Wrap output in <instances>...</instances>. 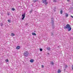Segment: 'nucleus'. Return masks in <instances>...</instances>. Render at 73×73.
I'll use <instances>...</instances> for the list:
<instances>
[{
	"label": "nucleus",
	"instance_id": "9d476101",
	"mask_svg": "<svg viewBox=\"0 0 73 73\" xmlns=\"http://www.w3.org/2000/svg\"><path fill=\"white\" fill-rule=\"evenodd\" d=\"M53 3H56L57 2V0H53Z\"/></svg>",
	"mask_w": 73,
	"mask_h": 73
},
{
	"label": "nucleus",
	"instance_id": "f3484780",
	"mask_svg": "<svg viewBox=\"0 0 73 73\" xmlns=\"http://www.w3.org/2000/svg\"><path fill=\"white\" fill-rule=\"evenodd\" d=\"M12 11H14L15 10V9H14V8H13L12 9Z\"/></svg>",
	"mask_w": 73,
	"mask_h": 73
},
{
	"label": "nucleus",
	"instance_id": "ddd939ff",
	"mask_svg": "<svg viewBox=\"0 0 73 73\" xmlns=\"http://www.w3.org/2000/svg\"><path fill=\"white\" fill-rule=\"evenodd\" d=\"M51 64L52 65H54V63H53V62H51Z\"/></svg>",
	"mask_w": 73,
	"mask_h": 73
},
{
	"label": "nucleus",
	"instance_id": "0eeeda50",
	"mask_svg": "<svg viewBox=\"0 0 73 73\" xmlns=\"http://www.w3.org/2000/svg\"><path fill=\"white\" fill-rule=\"evenodd\" d=\"M61 70H60L59 69L58 71V73H61Z\"/></svg>",
	"mask_w": 73,
	"mask_h": 73
},
{
	"label": "nucleus",
	"instance_id": "2eb2a0df",
	"mask_svg": "<svg viewBox=\"0 0 73 73\" xmlns=\"http://www.w3.org/2000/svg\"><path fill=\"white\" fill-rule=\"evenodd\" d=\"M66 17H68V14L67 13H66Z\"/></svg>",
	"mask_w": 73,
	"mask_h": 73
},
{
	"label": "nucleus",
	"instance_id": "6e6552de",
	"mask_svg": "<svg viewBox=\"0 0 73 73\" xmlns=\"http://www.w3.org/2000/svg\"><path fill=\"white\" fill-rule=\"evenodd\" d=\"M47 49L48 50H50V48L49 47H47Z\"/></svg>",
	"mask_w": 73,
	"mask_h": 73
},
{
	"label": "nucleus",
	"instance_id": "aec40b11",
	"mask_svg": "<svg viewBox=\"0 0 73 73\" xmlns=\"http://www.w3.org/2000/svg\"><path fill=\"white\" fill-rule=\"evenodd\" d=\"M60 13L61 14H62V10H61L60 11Z\"/></svg>",
	"mask_w": 73,
	"mask_h": 73
},
{
	"label": "nucleus",
	"instance_id": "423d86ee",
	"mask_svg": "<svg viewBox=\"0 0 73 73\" xmlns=\"http://www.w3.org/2000/svg\"><path fill=\"white\" fill-rule=\"evenodd\" d=\"M32 34L33 35L36 36V34L34 33H32Z\"/></svg>",
	"mask_w": 73,
	"mask_h": 73
},
{
	"label": "nucleus",
	"instance_id": "20e7f679",
	"mask_svg": "<svg viewBox=\"0 0 73 73\" xmlns=\"http://www.w3.org/2000/svg\"><path fill=\"white\" fill-rule=\"evenodd\" d=\"M20 48V47L19 46H17L16 48V49H19Z\"/></svg>",
	"mask_w": 73,
	"mask_h": 73
},
{
	"label": "nucleus",
	"instance_id": "4468645a",
	"mask_svg": "<svg viewBox=\"0 0 73 73\" xmlns=\"http://www.w3.org/2000/svg\"><path fill=\"white\" fill-rule=\"evenodd\" d=\"M65 68H68V66L67 65H65Z\"/></svg>",
	"mask_w": 73,
	"mask_h": 73
},
{
	"label": "nucleus",
	"instance_id": "c85d7f7f",
	"mask_svg": "<svg viewBox=\"0 0 73 73\" xmlns=\"http://www.w3.org/2000/svg\"><path fill=\"white\" fill-rule=\"evenodd\" d=\"M53 29H54V27H53Z\"/></svg>",
	"mask_w": 73,
	"mask_h": 73
},
{
	"label": "nucleus",
	"instance_id": "cd10ccee",
	"mask_svg": "<svg viewBox=\"0 0 73 73\" xmlns=\"http://www.w3.org/2000/svg\"><path fill=\"white\" fill-rule=\"evenodd\" d=\"M68 1H69V0H67Z\"/></svg>",
	"mask_w": 73,
	"mask_h": 73
},
{
	"label": "nucleus",
	"instance_id": "6ab92c4d",
	"mask_svg": "<svg viewBox=\"0 0 73 73\" xmlns=\"http://www.w3.org/2000/svg\"><path fill=\"white\" fill-rule=\"evenodd\" d=\"M8 22H9V23H11V21L9 19L8 20Z\"/></svg>",
	"mask_w": 73,
	"mask_h": 73
},
{
	"label": "nucleus",
	"instance_id": "dca6fc26",
	"mask_svg": "<svg viewBox=\"0 0 73 73\" xmlns=\"http://www.w3.org/2000/svg\"><path fill=\"white\" fill-rule=\"evenodd\" d=\"M9 61V60L8 59H7L5 60L6 62H8Z\"/></svg>",
	"mask_w": 73,
	"mask_h": 73
},
{
	"label": "nucleus",
	"instance_id": "c756f323",
	"mask_svg": "<svg viewBox=\"0 0 73 73\" xmlns=\"http://www.w3.org/2000/svg\"><path fill=\"white\" fill-rule=\"evenodd\" d=\"M52 19H53V18H52Z\"/></svg>",
	"mask_w": 73,
	"mask_h": 73
},
{
	"label": "nucleus",
	"instance_id": "412c9836",
	"mask_svg": "<svg viewBox=\"0 0 73 73\" xmlns=\"http://www.w3.org/2000/svg\"><path fill=\"white\" fill-rule=\"evenodd\" d=\"M45 5H47V4H48V2H45Z\"/></svg>",
	"mask_w": 73,
	"mask_h": 73
},
{
	"label": "nucleus",
	"instance_id": "9b49d317",
	"mask_svg": "<svg viewBox=\"0 0 73 73\" xmlns=\"http://www.w3.org/2000/svg\"><path fill=\"white\" fill-rule=\"evenodd\" d=\"M36 1H37V0H33V3H36Z\"/></svg>",
	"mask_w": 73,
	"mask_h": 73
},
{
	"label": "nucleus",
	"instance_id": "393cba45",
	"mask_svg": "<svg viewBox=\"0 0 73 73\" xmlns=\"http://www.w3.org/2000/svg\"><path fill=\"white\" fill-rule=\"evenodd\" d=\"M71 17L72 18H73V16H71Z\"/></svg>",
	"mask_w": 73,
	"mask_h": 73
},
{
	"label": "nucleus",
	"instance_id": "39448f33",
	"mask_svg": "<svg viewBox=\"0 0 73 73\" xmlns=\"http://www.w3.org/2000/svg\"><path fill=\"white\" fill-rule=\"evenodd\" d=\"M30 62H34V60H33V59H32L31 60H30Z\"/></svg>",
	"mask_w": 73,
	"mask_h": 73
},
{
	"label": "nucleus",
	"instance_id": "bb28decb",
	"mask_svg": "<svg viewBox=\"0 0 73 73\" xmlns=\"http://www.w3.org/2000/svg\"><path fill=\"white\" fill-rule=\"evenodd\" d=\"M52 23H54V21H52Z\"/></svg>",
	"mask_w": 73,
	"mask_h": 73
},
{
	"label": "nucleus",
	"instance_id": "7c9ffc66",
	"mask_svg": "<svg viewBox=\"0 0 73 73\" xmlns=\"http://www.w3.org/2000/svg\"><path fill=\"white\" fill-rule=\"evenodd\" d=\"M48 54H49V53H48Z\"/></svg>",
	"mask_w": 73,
	"mask_h": 73
},
{
	"label": "nucleus",
	"instance_id": "4be33fe9",
	"mask_svg": "<svg viewBox=\"0 0 73 73\" xmlns=\"http://www.w3.org/2000/svg\"><path fill=\"white\" fill-rule=\"evenodd\" d=\"M40 50L41 51H42V49H41V48H40Z\"/></svg>",
	"mask_w": 73,
	"mask_h": 73
},
{
	"label": "nucleus",
	"instance_id": "1a4fd4ad",
	"mask_svg": "<svg viewBox=\"0 0 73 73\" xmlns=\"http://www.w3.org/2000/svg\"><path fill=\"white\" fill-rule=\"evenodd\" d=\"M43 3H46V0H45L44 1V0H43Z\"/></svg>",
	"mask_w": 73,
	"mask_h": 73
},
{
	"label": "nucleus",
	"instance_id": "7ed1b4c3",
	"mask_svg": "<svg viewBox=\"0 0 73 73\" xmlns=\"http://www.w3.org/2000/svg\"><path fill=\"white\" fill-rule=\"evenodd\" d=\"M25 13H24L22 15V17H23L22 19L24 20V18H25Z\"/></svg>",
	"mask_w": 73,
	"mask_h": 73
},
{
	"label": "nucleus",
	"instance_id": "b1692460",
	"mask_svg": "<svg viewBox=\"0 0 73 73\" xmlns=\"http://www.w3.org/2000/svg\"><path fill=\"white\" fill-rule=\"evenodd\" d=\"M7 15H8V16H9V13H7Z\"/></svg>",
	"mask_w": 73,
	"mask_h": 73
},
{
	"label": "nucleus",
	"instance_id": "5701e85b",
	"mask_svg": "<svg viewBox=\"0 0 73 73\" xmlns=\"http://www.w3.org/2000/svg\"><path fill=\"white\" fill-rule=\"evenodd\" d=\"M42 68H44V66L43 65H42Z\"/></svg>",
	"mask_w": 73,
	"mask_h": 73
},
{
	"label": "nucleus",
	"instance_id": "f257e3e1",
	"mask_svg": "<svg viewBox=\"0 0 73 73\" xmlns=\"http://www.w3.org/2000/svg\"><path fill=\"white\" fill-rule=\"evenodd\" d=\"M66 29H68V31H71L72 29V28L70 27V25L69 24L67 25L66 26L64 27V29H66Z\"/></svg>",
	"mask_w": 73,
	"mask_h": 73
},
{
	"label": "nucleus",
	"instance_id": "f03ea898",
	"mask_svg": "<svg viewBox=\"0 0 73 73\" xmlns=\"http://www.w3.org/2000/svg\"><path fill=\"white\" fill-rule=\"evenodd\" d=\"M23 54L24 56L26 57V56H27L28 55V52L27 51H25L24 52Z\"/></svg>",
	"mask_w": 73,
	"mask_h": 73
},
{
	"label": "nucleus",
	"instance_id": "a211bd4d",
	"mask_svg": "<svg viewBox=\"0 0 73 73\" xmlns=\"http://www.w3.org/2000/svg\"><path fill=\"white\" fill-rule=\"evenodd\" d=\"M33 11V10H31L30 11V13H32V12Z\"/></svg>",
	"mask_w": 73,
	"mask_h": 73
},
{
	"label": "nucleus",
	"instance_id": "f8f14e48",
	"mask_svg": "<svg viewBox=\"0 0 73 73\" xmlns=\"http://www.w3.org/2000/svg\"><path fill=\"white\" fill-rule=\"evenodd\" d=\"M15 34L13 33H12L11 34V36H15Z\"/></svg>",
	"mask_w": 73,
	"mask_h": 73
},
{
	"label": "nucleus",
	"instance_id": "a878e982",
	"mask_svg": "<svg viewBox=\"0 0 73 73\" xmlns=\"http://www.w3.org/2000/svg\"><path fill=\"white\" fill-rule=\"evenodd\" d=\"M3 24H1V26H3Z\"/></svg>",
	"mask_w": 73,
	"mask_h": 73
}]
</instances>
